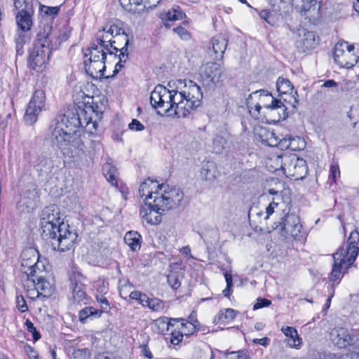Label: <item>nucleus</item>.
I'll return each mask as SVG.
<instances>
[{
	"instance_id": "b1692460",
	"label": "nucleus",
	"mask_w": 359,
	"mask_h": 359,
	"mask_svg": "<svg viewBox=\"0 0 359 359\" xmlns=\"http://www.w3.org/2000/svg\"><path fill=\"white\" fill-rule=\"evenodd\" d=\"M61 123H63L65 130L69 132L72 135H79L76 130L81 127V121L75 113L70 112L65 114L60 120L58 119V124L60 125Z\"/></svg>"
},
{
	"instance_id": "2f4dec72",
	"label": "nucleus",
	"mask_w": 359,
	"mask_h": 359,
	"mask_svg": "<svg viewBox=\"0 0 359 359\" xmlns=\"http://www.w3.org/2000/svg\"><path fill=\"white\" fill-rule=\"evenodd\" d=\"M84 65L86 71L88 74L93 76L96 74V76H103L104 72L106 69L105 60H97L87 62V60H84Z\"/></svg>"
},
{
	"instance_id": "39448f33",
	"label": "nucleus",
	"mask_w": 359,
	"mask_h": 359,
	"mask_svg": "<svg viewBox=\"0 0 359 359\" xmlns=\"http://www.w3.org/2000/svg\"><path fill=\"white\" fill-rule=\"evenodd\" d=\"M140 197L143 198L144 202H157L165 198L177 197L178 193L175 189L168 191V185L159 184L158 182L147 179L141 183L139 187Z\"/></svg>"
},
{
	"instance_id": "c85d7f7f",
	"label": "nucleus",
	"mask_w": 359,
	"mask_h": 359,
	"mask_svg": "<svg viewBox=\"0 0 359 359\" xmlns=\"http://www.w3.org/2000/svg\"><path fill=\"white\" fill-rule=\"evenodd\" d=\"M88 112L89 111L85 109L79 108L75 114H76L78 118H79V121H81V127L86 128L89 133H93V130L95 131L97 130V123L96 121H92V117L88 114Z\"/></svg>"
},
{
	"instance_id": "ea45409f",
	"label": "nucleus",
	"mask_w": 359,
	"mask_h": 359,
	"mask_svg": "<svg viewBox=\"0 0 359 359\" xmlns=\"http://www.w3.org/2000/svg\"><path fill=\"white\" fill-rule=\"evenodd\" d=\"M161 0H139V4L135 6V8L132 11L137 13V15H142L147 12L148 9H153L160 3Z\"/></svg>"
},
{
	"instance_id": "774afa93",
	"label": "nucleus",
	"mask_w": 359,
	"mask_h": 359,
	"mask_svg": "<svg viewBox=\"0 0 359 359\" xmlns=\"http://www.w3.org/2000/svg\"><path fill=\"white\" fill-rule=\"evenodd\" d=\"M330 172H331V177L333 179L334 181L336 180L337 177H339L340 175V171L339 165L337 164H333L330 166Z\"/></svg>"
},
{
	"instance_id": "4c0bfd02",
	"label": "nucleus",
	"mask_w": 359,
	"mask_h": 359,
	"mask_svg": "<svg viewBox=\"0 0 359 359\" xmlns=\"http://www.w3.org/2000/svg\"><path fill=\"white\" fill-rule=\"evenodd\" d=\"M103 174L107 180L112 185L118 186V170L111 163H106L102 167Z\"/></svg>"
},
{
	"instance_id": "bb28decb",
	"label": "nucleus",
	"mask_w": 359,
	"mask_h": 359,
	"mask_svg": "<svg viewBox=\"0 0 359 359\" xmlns=\"http://www.w3.org/2000/svg\"><path fill=\"white\" fill-rule=\"evenodd\" d=\"M281 331L288 338L287 345L290 348L299 349L302 345V339L293 327H283Z\"/></svg>"
},
{
	"instance_id": "338daca9",
	"label": "nucleus",
	"mask_w": 359,
	"mask_h": 359,
	"mask_svg": "<svg viewBox=\"0 0 359 359\" xmlns=\"http://www.w3.org/2000/svg\"><path fill=\"white\" fill-rule=\"evenodd\" d=\"M17 307L21 312H25L28 310L27 305L22 296L17 297Z\"/></svg>"
},
{
	"instance_id": "49530a36",
	"label": "nucleus",
	"mask_w": 359,
	"mask_h": 359,
	"mask_svg": "<svg viewBox=\"0 0 359 359\" xmlns=\"http://www.w3.org/2000/svg\"><path fill=\"white\" fill-rule=\"evenodd\" d=\"M297 141H300L299 137H284L283 139H278V144L277 145L280 148L283 149H290L292 151L300 150L302 147L300 146L292 145V143H294Z\"/></svg>"
},
{
	"instance_id": "69168bd1",
	"label": "nucleus",
	"mask_w": 359,
	"mask_h": 359,
	"mask_svg": "<svg viewBox=\"0 0 359 359\" xmlns=\"http://www.w3.org/2000/svg\"><path fill=\"white\" fill-rule=\"evenodd\" d=\"M128 127L130 130L135 131H142L144 129V126L137 119H133Z\"/></svg>"
},
{
	"instance_id": "cd10ccee",
	"label": "nucleus",
	"mask_w": 359,
	"mask_h": 359,
	"mask_svg": "<svg viewBox=\"0 0 359 359\" xmlns=\"http://www.w3.org/2000/svg\"><path fill=\"white\" fill-rule=\"evenodd\" d=\"M179 6L172 7L168 11L161 12L159 15L160 19L162 20L164 26L170 28L174 26L175 22L180 18Z\"/></svg>"
},
{
	"instance_id": "72a5a7b5",
	"label": "nucleus",
	"mask_w": 359,
	"mask_h": 359,
	"mask_svg": "<svg viewBox=\"0 0 359 359\" xmlns=\"http://www.w3.org/2000/svg\"><path fill=\"white\" fill-rule=\"evenodd\" d=\"M141 235L137 231H128L124 236L126 244L133 251H137L141 248Z\"/></svg>"
},
{
	"instance_id": "bf43d9fd",
	"label": "nucleus",
	"mask_w": 359,
	"mask_h": 359,
	"mask_svg": "<svg viewBox=\"0 0 359 359\" xmlns=\"http://www.w3.org/2000/svg\"><path fill=\"white\" fill-rule=\"evenodd\" d=\"M20 206L23 207L22 210V211H27L29 212L35 208L36 204L33 201H31L29 199L28 200L26 198H23L20 202Z\"/></svg>"
},
{
	"instance_id": "f03ea898",
	"label": "nucleus",
	"mask_w": 359,
	"mask_h": 359,
	"mask_svg": "<svg viewBox=\"0 0 359 359\" xmlns=\"http://www.w3.org/2000/svg\"><path fill=\"white\" fill-rule=\"evenodd\" d=\"M358 242L359 232L357 230L353 231L349 235L346 246L342 245L333 255L334 264L330 278L332 281L338 280L341 271L347 269L353 264L359 252Z\"/></svg>"
},
{
	"instance_id": "5701e85b",
	"label": "nucleus",
	"mask_w": 359,
	"mask_h": 359,
	"mask_svg": "<svg viewBox=\"0 0 359 359\" xmlns=\"http://www.w3.org/2000/svg\"><path fill=\"white\" fill-rule=\"evenodd\" d=\"M333 343L339 348H345L351 345L353 341L348 330L344 327H336L330 332Z\"/></svg>"
},
{
	"instance_id": "58836bf2",
	"label": "nucleus",
	"mask_w": 359,
	"mask_h": 359,
	"mask_svg": "<svg viewBox=\"0 0 359 359\" xmlns=\"http://www.w3.org/2000/svg\"><path fill=\"white\" fill-rule=\"evenodd\" d=\"M167 93L168 89L163 86L158 85L156 86L151 93L150 102L151 106L155 109L158 108L161 97L163 95L166 97L168 96Z\"/></svg>"
},
{
	"instance_id": "e433bc0d",
	"label": "nucleus",
	"mask_w": 359,
	"mask_h": 359,
	"mask_svg": "<svg viewBox=\"0 0 359 359\" xmlns=\"http://www.w3.org/2000/svg\"><path fill=\"white\" fill-rule=\"evenodd\" d=\"M236 317V312L233 309H226L222 310L215 316L214 323L216 325H226L231 322Z\"/></svg>"
},
{
	"instance_id": "864d4df0",
	"label": "nucleus",
	"mask_w": 359,
	"mask_h": 359,
	"mask_svg": "<svg viewBox=\"0 0 359 359\" xmlns=\"http://www.w3.org/2000/svg\"><path fill=\"white\" fill-rule=\"evenodd\" d=\"M120 4L126 10H127L129 13L133 15H137V13H134L132 9H134L135 6L137 4H139V0H119Z\"/></svg>"
},
{
	"instance_id": "dca6fc26",
	"label": "nucleus",
	"mask_w": 359,
	"mask_h": 359,
	"mask_svg": "<svg viewBox=\"0 0 359 359\" xmlns=\"http://www.w3.org/2000/svg\"><path fill=\"white\" fill-rule=\"evenodd\" d=\"M282 222L277 229L281 235L285 238L292 237L294 239L297 238L302 227L299 217L288 212Z\"/></svg>"
},
{
	"instance_id": "f8f14e48",
	"label": "nucleus",
	"mask_w": 359,
	"mask_h": 359,
	"mask_svg": "<svg viewBox=\"0 0 359 359\" xmlns=\"http://www.w3.org/2000/svg\"><path fill=\"white\" fill-rule=\"evenodd\" d=\"M334 62L341 67L351 68L358 62V57L354 53V46L346 41H339L334 47Z\"/></svg>"
},
{
	"instance_id": "9d476101",
	"label": "nucleus",
	"mask_w": 359,
	"mask_h": 359,
	"mask_svg": "<svg viewBox=\"0 0 359 359\" xmlns=\"http://www.w3.org/2000/svg\"><path fill=\"white\" fill-rule=\"evenodd\" d=\"M288 211L283 203L275 202L273 200L265 208L264 211L257 213V215L262 217L263 221L273 230H276L283 222Z\"/></svg>"
},
{
	"instance_id": "393cba45",
	"label": "nucleus",
	"mask_w": 359,
	"mask_h": 359,
	"mask_svg": "<svg viewBox=\"0 0 359 359\" xmlns=\"http://www.w3.org/2000/svg\"><path fill=\"white\" fill-rule=\"evenodd\" d=\"M155 327H157L156 331L161 334H163L165 330L168 331L171 330L170 337V343L174 346H177L180 344V331H173L172 330L173 325L170 321H168L167 318L157 320L155 324Z\"/></svg>"
},
{
	"instance_id": "aec40b11",
	"label": "nucleus",
	"mask_w": 359,
	"mask_h": 359,
	"mask_svg": "<svg viewBox=\"0 0 359 359\" xmlns=\"http://www.w3.org/2000/svg\"><path fill=\"white\" fill-rule=\"evenodd\" d=\"M124 41V46L121 48L116 46L115 44L118 41L116 40H112L111 39H109V43L106 44V47L104 50L107 53V55L109 54L111 56H113L114 59L117 57L121 59V61H126L128 57V46L129 43L128 36L127 34L123 32L121 36Z\"/></svg>"
},
{
	"instance_id": "8fccbe9b",
	"label": "nucleus",
	"mask_w": 359,
	"mask_h": 359,
	"mask_svg": "<svg viewBox=\"0 0 359 359\" xmlns=\"http://www.w3.org/2000/svg\"><path fill=\"white\" fill-rule=\"evenodd\" d=\"M178 278H179V275L177 271H171L167 276L168 283L170 285V287L174 290H177L180 287V283L178 282Z\"/></svg>"
},
{
	"instance_id": "6e6d98bb",
	"label": "nucleus",
	"mask_w": 359,
	"mask_h": 359,
	"mask_svg": "<svg viewBox=\"0 0 359 359\" xmlns=\"http://www.w3.org/2000/svg\"><path fill=\"white\" fill-rule=\"evenodd\" d=\"M147 306L154 311H158L163 309V303L158 299H149Z\"/></svg>"
},
{
	"instance_id": "a211bd4d",
	"label": "nucleus",
	"mask_w": 359,
	"mask_h": 359,
	"mask_svg": "<svg viewBox=\"0 0 359 359\" xmlns=\"http://www.w3.org/2000/svg\"><path fill=\"white\" fill-rule=\"evenodd\" d=\"M319 42V37L313 32L306 29L298 30V36L295 41L296 48L299 51L304 53L315 48Z\"/></svg>"
},
{
	"instance_id": "e2e57ef3",
	"label": "nucleus",
	"mask_w": 359,
	"mask_h": 359,
	"mask_svg": "<svg viewBox=\"0 0 359 359\" xmlns=\"http://www.w3.org/2000/svg\"><path fill=\"white\" fill-rule=\"evenodd\" d=\"M89 354L86 349H77L74 350L72 353V358L74 359H87Z\"/></svg>"
},
{
	"instance_id": "0eeeda50",
	"label": "nucleus",
	"mask_w": 359,
	"mask_h": 359,
	"mask_svg": "<svg viewBox=\"0 0 359 359\" xmlns=\"http://www.w3.org/2000/svg\"><path fill=\"white\" fill-rule=\"evenodd\" d=\"M177 205L174 198L161 200L157 202H145L141 207L140 215L144 219L147 223L151 224H157L161 221V214L165 210L172 209Z\"/></svg>"
},
{
	"instance_id": "6ab92c4d",
	"label": "nucleus",
	"mask_w": 359,
	"mask_h": 359,
	"mask_svg": "<svg viewBox=\"0 0 359 359\" xmlns=\"http://www.w3.org/2000/svg\"><path fill=\"white\" fill-rule=\"evenodd\" d=\"M276 88L280 95H287L288 98L281 97V100L284 102L288 103L292 107H295L298 103L297 98V93L294 90L293 86L289 79L284 77H279L276 82Z\"/></svg>"
},
{
	"instance_id": "de8ad7c7",
	"label": "nucleus",
	"mask_w": 359,
	"mask_h": 359,
	"mask_svg": "<svg viewBox=\"0 0 359 359\" xmlns=\"http://www.w3.org/2000/svg\"><path fill=\"white\" fill-rule=\"evenodd\" d=\"M226 140L219 135H216L212 138V151L216 154H220L226 147Z\"/></svg>"
},
{
	"instance_id": "6e6552de",
	"label": "nucleus",
	"mask_w": 359,
	"mask_h": 359,
	"mask_svg": "<svg viewBox=\"0 0 359 359\" xmlns=\"http://www.w3.org/2000/svg\"><path fill=\"white\" fill-rule=\"evenodd\" d=\"M54 231L55 235H51L48 240L55 250L65 252L74 246L78 235L68 224L62 223Z\"/></svg>"
},
{
	"instance_id": "c756f323",
	"label": "nucleus",
	"mask_w": 359,
	"mask_h": 359,
	"mask_svg": "<svg viewBox=\"0 0 359 359\" xmlns=\"http://www.w3.org/2000/svg\"><path fill=\"white\" fill-rule=\"evenodd\" d=\"M218 175V170L215 163L213 161H208L203 163L201 170V177L202 179L212 182Z\"/></svg>"
},
{
	"instance_id": "423d86ee",
	"label": "nucleus",
	"mask_w": 359,
	"mask_h": 359,
	"mask_svg": "<svg viewBox=\"0 0 359 359\" xmlns=\"http://www.w3.org/2000/svg\"><path fill=\"white\" fill-rule=\"evenodd\" d=\"M279 99H276L268 90L261 89L251 93L246 100L249 114L259 120L264 110L274 104Z\"/></svg>"
},
{
	"instance_id": "13d9d810",
	"label": "nucleus",
	"mask_w": 359,
	"mask_h": 359,
	"mask_svg": "<svg viewBox=\"0 0 359 359\" xmlns=\"http://www.w3.org/2000/svg\"><path fill=\"white\" fill-rule=\"evenodd\" d=\"M225 280L226 283V287L222 291L223 294L225 297H229L231 292V287L233 285V280L232 276L227 271L224 273Z\"/></svg>"
},
{
	"instance_id": "052dcab7",
	"label": "nucleus",
	"mask_w": 359,
	"mask_h": 359,
	"mask_svg": "<svg viewBox=\"0 0 359 359\" xmlns=\"http://www.w3.org/2000/svg\"><path fill=\"white\" fill-rule=\"evenodd\" d=\"M72 295L74 302H76L79 304H86L87 294L85 289L79 292H76L72 294Z\"/></svg>"
},
{
	"instance_id": "603ef678",
	"label": "nucleus",
	"mask_w": 359,
	"mask_h": 359,
	"mask_svg": "<svg viewBox=\"0 0 359 359\" xmlns=\"http://www.w3.org/2000/svg\"><path fill=\"white\" fill-rule=\"evenodd\" d=\"M266 138L263 141L270 147H276L278 144V137L273 131H266L265 133Z\"/></svg>"
},
{
	"instance_id": "3c124183",
	"label": "nucleus",
	"mask_w": 359,
	"mask_h": 359,
	"mask_svg": "<svg viewBox=\"0 0 359 359\" xmlns=\"http://www.w3.org/2000/svg\"><path fill=\"white\" fill-rule=\"evenodd\" d=\"M37 280L36 287V291L34 290H32L33 293H36V297H39L40 294H41V292L40 291H45L47 288V286L48 283L45 281V279L41 276H37L36 275L35 276Z\"/></svg>"
},
{
	"instance_id": "7ed1b4c3",
	"label": "nucleus",
	"mask_w": 359,
	"mask_h": 359,
	"mask_svg": "<svg viewBox=\"0 0 359 359\" xmlns=\"http://www.w3.org/2000/svg\"><path fill=\"white\" fill-rule=\"evenodd\" d=\"M49 131L51 144L58 149L63 150L73 147L83 150V143L79 135H72L69 132L65 130L63 123L59 125L57 118L52 121Z\"/></svg>"
},
{
	"instance_id": "a19ab883",
	"label": "nucleus",
	"mask_w": 359,
	"mask_h": 359,
	"mask_svg": "<svg viewBox=\"0 0 359 359\" xmlns=\"http://www.w3.org/2000/svg\"><path fill=\"white\" fill-rule=\"evenodd\" d=\"M259 17L269 25L273 26L281 18V12H276L273 8L271 11L264 9L260 11Z\"/></svg>"
},
{
	"instance_id": "79ce46f5",
	"label": "nucleus",
	"mask_w": 359,
	"mask_h": 359,
	"mask_svg": "<svg viewBox=\"0 0 359 359\" xmlns=\"http://www.w3.org/2000/svg\"><path fill=\"white\" fill-rule=\"evenodd\" d=\"M36 170L40 172V175L44 176L49 175L54 167L53 161L46 157H42L39 159V164L35 165Z\"/></svg>"
},
{
	"instance_id": "f257e3e1",
	"label": "nucleus",
	"mask_w": 359,
	"mask_h": 359,
	"mask_svg": "<svg viewBox=\"0 0 359 359\" xmlns=\"http://www.w3.org/2000/svg\"><path fill=\"white\" fill-rule=\"evenodd\" d=\"M51 30V26L48 24L44 25L37 33L32 46L28 50V66L37 72L41 71L46 64L53 50L50 47Z\"/></svg>"
},
{
	"instance_id": "4d7b16f0",
	"label": "nucleus",
	"mask_w": 359,
	"mask_h": 359,
	"mask_svg": "<svg viewBox=\"0 0 359 359\" xmlns=\"http://www.w3.org/2000/svg\"><path fill=\"white\" fill-rule=\"evenodd\" d=\"M25 325L27 327V331L32 333L34 341H37L41 338L40 333L36 330V327L34 326V324L29 319L26 320Z\"/></svg>"
},
{
	"instance_id": "09e8293b",
	"label": "nucleus",
	"mask_w": 359,
	"mask_h": 359,
	"mask_svg": "<svg viewBox=\"0 0 359 359\" xmlns=\"http://www.w3.org/2000/svg\"><path fill=\"white\" fill-rule=\"evenodd\" d=\"M271 8L282 12L290 5V0H269Z\"/></svg>"
},
{
	"instance_id": "2eb2a0df",
	"label": "nucleus",
	"mask_w": 359,
	"mask_h": 359,
	"mask_svg": "<svg viewBox=\"0 0 359 359\" xmlns=\"http://www.w3.org/2000/svg\"><path fill=\"white\" fill-rule=\"evenodd\" d=\"M224 68L220 63L208 62L201 66L200 75L207 84H216L224 79Z\"/></svg>"
},
{
	"instance_id": "5fc2aeb1",
	"label": "nucleus",
	"mask_w": 359,
	"mask_h": 359,
	"mask_svg": "<svg viewBox=\"0 0 359 359\" xmlns=\"http://www.w3.org/2000/svg\"><path fill=\"white\" fill-rule=\"evenodd\" d=\"M123 32L125 34L124 30L122 29H118L116 26H111L108 31L104 35L106 39H109V35L113 38L118 37V39L122 38Z\"/></svg>"
},
{
	"instance_id": "37998d69",
	"label": "nucleus",
	"mask_w": 359,
	"mask_h": 359,
	"mask_svg": "<svg viewBox=\"0 0 359 359\" xmlns=\"http://www.w3.org/2000/svg\"><path fill=\"white\" fill-rule=\"evenodd\" d=\"M101 315L102 311H99L98 309H96L92 306H86L79 311V320L82 323H85L88 318H97L100 317Z\"/></svg>"
},
{
	"instance_id": "1a4fd4ad",
	"label": "nucleus",
	"mask_w": 359,
	"mask_h": 359,
	"mask_svg": "<svg viewBox=\"0 0 359 359\" xmlns=\"http://www.w3.org/2000/svg\"><path fill=\"white\" fill-rule=\"evenodd\" d=\"M202 93L200 87L191 80H184V87L181 90V104H184L182 116L187 117L191 110L201 104Z\"/></svg>"
},
{
	"instance_id": "4468645a",
	"label": "nucleus",
	"mask_w": 359,
	"mask_h": 359,
	"mask_svg": "<svg viewBox=\"0 0 359 359\" xmlns=\"http://www.w3.org/2000/svg\"><path fill=\"white\" fill-rule=\"evenodd\" d=\"M46 96L45 93L41 90H36L28 103L24 116V121L28 126H32L38 119L43 110H45Z\"/></svg>"
},
{
	"instance_id": "f704fd0d",
	"label": "nucleus",
	"mask_w": 359,
	"mask_h": 359,
	"mask_svg": "<svg viewBox=\"0 0 359 359\" xmlns=\"http://www.w3.org/2000/svg\"><path fill=\"white\" fill-rule=\"evenodd\" d=\"M69 280L72 294L76 292L81 291L86 288V285L84 284L85 278L80 272L72 271L69 276Z\"/></svg>"
},
{
	"instance_id": "412c9836",
	"label": "nucleus",
	"mask_w": 359,
	"mask_h": 359,
	"mask_svg": "<svg viewBox=\"0 0 359 359\" xmlns=\"http://www.w3.org/2000/svg\"><path fill=\"white\" fill-rule=\"evenodd\" d=\"M322 0H304V4L302 5V12L304 13L306 18L310 21L316 22L319 20L323 17V12L321 11Z\"/></svg>"
},
{
	"instance_id": "a18cd8bd",
	"label": "nucleus",
	"mask_w": 359,
	"mask_h": 359,
	"mask_svg": "<svg viewBox=\"0 0 359 359\" xmlns=\"http://www.w3.org/2000/svg\"><path fill=\"white\" fill-rule=\"evenodd\" d=\"M27 32L20 31L18 32L15 37V48L16 53L19 55H22L24 53L23 46L25 43L29 41L30 36Z\"/></svg>"
},
{
	"instance_id": "ddd939ff",
	"label": "nucleus",
	"mask_w": 359,
	"mask_h": 359,
	"mask_svg": "<svg viewBox=\"0 0 359 359\" xmlns=\"http://www.w3.org/2000/svg\"><path fill=\"white\" fill-rule=\"evenodd\" d=\"M14 6L18 10L16 14L18 27L22 32H28L33 25L32 0H14Z\"/></svg>"
},
{
	"instance_id": "f3484780",
	"label": "nucleus",
	"mask_w": 359,
	"mask_h": 359,
	"mask_svg": "<svg viewBox=\"0 0 359 359\" xmlns=\"http://www.w3.org/2000/svg\"><path fill=\"white\" fill-rule=\"evenodd\" d=\"M281 99H279L274 104L264 110L261 114L262 121L269 123H277L285 119L288 116L287 107Z\"/></svg>"
},
{
	"instance_id": "c03bdc74",
	"label": "nucleus",
	"mask_w": 359,
	"mask_h": 359,
	"mask_svg": "<svg viewBox=\"0 0 359 359\" xmlns=\"http://www.w3.org/2000/svg\"><path fill=\"white\" fill-rule=\"evenodd\" d=\"M72 29L69 27H62L60 31L59 34L56 37V41L53 43L50 39V47L53 50L57 49L60 44L66 41L70 36Z\"/></svg>"
},
{
	"instance_id": "0e129e2a",
	"label": "nucleus",
	"mask_w": 359,
	"mask_h": 359,
	"mask_svg": "<svg viewBox=\"0 0 359 359\" xmlns=\"http://www.w3.org/2000/svg\"><path fill=\"white\" fill-rule=\"evenodd\" d=\"M97 300L101 306V309H98L99 311H102V313L104 312H107L109 310V309H110L109 304L108 302V300L105 297H97Z\"/></svg>"
},
{
	"instance_id": "9b49d317",
	"label": "nucleus",
	"mask_w": 359,
	"mask_h": 359,
	"mask_svg": "<svg viewBox=\"0 0 359 359\" xmlns=\"http://www.w3.org/2000/svg\"><path fill=\"white\" fill-rule=\"evenodd\" d=\"M61 222L58 209L54 205L46 207L41 215L40 225L42 229L41 236L44 239H49L51 235H55L57 226Z\"/></svg>"
},
{
	"instance_id": "a878e982",
	"label": "nucleus",
	"mask_w": 359,
	"mask_h": 359,
	"mask_svg": "<svg viewBox=\"0 0 359 359\" xmlns=\"http://www.w3.org/2000/svg\"><path fill=\"white\" fill-rule=\"evenodd\" d=\"M198 325V321L196 319V313L192 311L189 316L188 320L181 318V342L183 335L189 336L193 334L196 327Z\"/></svg>"
},
{
	"instance_id": "7c9ffc66",
	"label": "nucleus",
	"mask_w": 359,
	"mask_h": 359,
	"mask_svg": "<svg viewBox=\"0 0 359 359\" xmlns=\"http://www.w3.org/2000/svg\"><path fill=\"white\" fill-rule=\"evenodd\" d=\"M227 46L226 39L222 36L217 35L212 39V48L215 59H222Z\"/></svg>"
},
{
	"instance_id": "473e14b6",
	"label": "nucleus",
	"mask_w": 359,
	"mask_h": 359,
	"mask_svg": "<svg viewBox=\"0 0 359 359\" xmlns=\"http://www.w3.org/2000/svg\"><path fill=\"white\" fill-rule=\"evenodd\" d=\"M84 57L87 62L105 60L107 58V53L99 48L98 45L93 44L86 50Z\"/></svg>"
},
{
	"instance_id": "4be33fe9",
	"label": "nucleus",
	"mask_w": 359,
	"mask_h": 359,
	"mask_svg": "<svg viewBox=\"0 0 359 359\" xmlns=\"http://www.w3.org/2000/svg\"><path fill=\"white\" fill-rule=\"evenodd\" d=\"M176 92L173 94L172 91L168 89L167 95L162 96L160 100L158 108H163V113L167 117L175 118L178 115V103L173 101Z\"/></svg>"
},
{
	"instance_id": "20e7f679",
	"label": "nucleus",
	"mask_w": 359,
	"mask_h": 359,
	"mask_svg": "<svg viewBox=\"0 0 359 359\" xmlns=\"http://www.w3.org/2000/svg\"><path fill=\"white\" fill-rule=\"evenodd\" d=\"M276 163L280 164V168L286 177L294 180H303L307 175L308 166L303 158L292 153H284L276 156Z\"/></svg>"
},
{
	"instance_id": "c9c22d12",
	"label": "nucleus",
	"mask_w": 359,
	"mask_h": 359,
	"mask_svg": "<svg viewBox=\"0 0 359 359\" xmlns=\"http://www.w3.org/2000/svg\"><path fill=\"white\" fill-rule=\"evenodd\" d=\"M22 257V266L27 267V271H25V273L27 274V278L29 279V277H32V282L35 283L36 280L34 278L36 276V269L37 268L35 256L34 255L32 259L29 257L26 259L25 258L26 257V253H24Z\"/></svg>"
},
{
	"instance_id": "680f3d73",
	"label": "nucleus",
	"mask_w": 359,
	"mask_h": 359,
	"mask_svg": "<svg viewBox=\"0 0 359 359\" xmlns=\"http://www.w3.org/2000/svg\"><path fill=\"white\" fill-rule=\"evenodd\" d=\"M271 302L265 298H258L256 303L253 306L254 310H257L264 307H267L271 305Z\"/></svg>"
}]
</instances>
